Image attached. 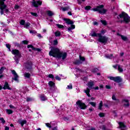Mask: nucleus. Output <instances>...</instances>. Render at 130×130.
I'll return each mask as SVG.
<instances>
[{"mask_svg": "<svg viewBox=\"0 0 130 130\" xmlns=\"http://www.w3.org/2000/svg\"><path fill=\"white\" fill-rule=\"evenodd\" d=\"M61 9L63 12H66V11H69V10H70V6H68L67 7H62Z\"/></svg>", "mask_w": 130, "mask_h": 130, "instance_id": "24", "label": "nucleus"}, {"mask_svg": "<svg viewBox=\"0 0 130 130\" xmlns=\"http://www.w3.org/2000/svg\"><path fill=\"white\" fill-rule=\"evenodd\" d=\"M47 14L49 17H52V16H54L55 14L54 12L51 11H48L47 12Z\"/></svg>", "mask_w": 130, "mask_h": 130, "instance_id": "20", "label": "nucleus"}, {"mask_svg": "<svg viewBox=\"0 0 130 130\" xmlns=\"http://www.w3.org/2000/svg\"><path fill=\"white\" fill-rule=\"evenodd\" d=\"M12 54H14V55H17L19 56L20 55V52L18 51V50L17 49H13L11 51Z\"/></svg>", "mask_w": 130, "mask_h": 130, "instance_id": "17", "label": "nucleus"}, {"mask_svg": "<svg viewBox=\"0 0 130 130\" xmlns=\"http://www.w3.org/2000/svg\"><path fill=\"white\" fill-rule=\"evenodd\" d=\"M121 38L124 41H125L127 40V38H126V37H125V36H122V35H121Z\"/></svg>", "mask_w": 130, "mask_h": 130, "instance_id": "36", "label": "nucleus"}, {"mask_svg": "<svg viewBox=\"0 0 130 130\" xmlns=\"http://www.w3.org/2000/svg\"><path fill=\"white\" fill-rule=\"evenodd\" d=\"M101 33H102V34H105V33H106V30H105V29H103V30L101 31Z\"/></svg>", "mask_w": 130, "mask_h": 130, "instance_id": "54", "label": "nucleus"}, {"mask_svg": "<svg viewBox=\"0 0 130 130\" xmlns=\"http://www.w3.org/2000/svg\"><path fill=\"white\" fill-rule=\"evenodd\" d=\"M9 107H10V108L13 109L15 108V107H14V106H13L12 105H10L9 106Z\"/></svg>", "mask_w": 130, "mask_h": 130, "instance_id": "57", "label": "nucleus"}, {"mask_svg": "<svg viewBox=\"0 0 130 130\" xmlns=\"http://www.w3.org/2000/svg\"><path fill=\"white\" fill-rule=\"evenodd\" d=\"M87 86L88 87L90 88V89H92V87H93V86H94V82L91 81L90 82H89L87 84Z\"/></svg>", "mask_w": 130, "mask_h": 130, "instance_id": "19", "label": "nucleus"}, {"mask_svg": "<svg viewBox=\"0 0 130 130\" xmlns=\"http://www.w3.org/2000/svg\"><path fill=\"white\" fill-rule=\"evenodd\" d=\"M104 8V5H101L97 6L96 8H94L92 9V11L94 12H98L100 14L102 15H105L106 13H107V10L103 9Z\"/></svg>", "mask_w": 130, "mask_h": 130, "instance_id": "2", "label": "nucleus"}, {"mask_svg": "<svg viewBox=\"0 0 130 130\" xmlns=\"http://www.w3.org/2000/svg\"><path fill=\"white\" fill-rule=\"evenodd\" d=\"M93 73H96V72H98V69L95 68L92 70Z\"/></svg>", "mask_w": 130, "mask_h": 130, "instance_id": "52", "label": "nucleus"}, {"mask_svg": "<svg viewBox=\"0 0 130 130\" xmlns=\"http://www.w3.org/2000/svg\"><path fill=\"white\" fill-rule=\"evenodd\" d=\"M14 59L15 60L16 63H19V59L16 58H14Z\"/></svg>", "mask_w": 130, "mask_h": 130, "instance_id": "60", "label": "nucleus"}, {"mask_svg": "<svg viewBox=\"0 0 130 130\" xmlns=\"http://www.w3.org/2000/svg\"><path fill=\"white\" fill-rule=\"evenodd\" d=\"M49 54L50 56H53V57L62 58V60H64L68 56L67 52L60 51L59 49L55 47H51V50L49 51Z\"/></svg>", "mask_w": 130, "mask_h": 130, "instance_id": "1", "label": "nucleus"}, {"mask_svg": "<svg viewBox=\"0 0 130 130\" xmlns=\"http://www.w3.org/2000/svg\"><path fill=\"white\" fill-rule=\"evenodd\" d=\"M24 66L25 69L27 70H29L30 69L32 68V62H26L24 64Z\"/></svg>", "mask_w": 130, "mask_h": 130, "instance_id": "12", "label": "nucleus"}, {"mask_svg": "<svg viewBox=\"0 0 130 130\" xmlns=\"http://www.w3.org/2000/svg\"><path fill=\"white\" fill-rule=\"evenodd\" d=\"M20 25H22V26H24L25 25V20H21L20 21Z\"/></svg>", "mask_w": 130, "mask_h": 130, "instance_id": "37", "label": "nucleus"}, {"mask_svg": "<svg viewBox=\"0 0 130 130\" xmlns=\"http://www.w3.org/2000/svg\"><path fill=\"white\" fill-rule=\"evenodd\" d=\"M88 130H96L95 128L91 127L90 129H88Z\"/></svg>", "mask_w": 130, "mask_h": 130, "instance_id": "62", "label": "nucleus"}, {"mask_svg": "<svg viewBox=\"0 0 130 130\" xmlns=\"http://www.w3.org/2000/svg\"><path fill=\"white\" fill-rule=\"evenodd\" d=\"M89 104H90L91 106H93V107H95V106H96V103L95 102H89Z\"/></svg>", "mask_w": 130, "mask_h": 130, "instance_id": "38", "label": "nucleus"}, {"mask_svg": "<svg viewBox=\"0 0 130 130\" xmlns=\"http://www.w3.org/2000/svg\"><path fill=\"white\" fill-rule=\"evenodd\" d=\"M21 42L23 44H28L29 42H28L27 41L24 40V41H22Z\"/></svg>", "mask_w": 130, "mask_h": 130, "instance_id": "43", "label": "nucleus"}, {"mask_svg": "<svg viewBox=\"0 0 130 130\" xmlns=\"http://www.w3.org/2000/svg\"><path fill=\"white\" fill-rule=\"evenodd\" d=\"M48 77L50 78L51 79H54V76L52 74H49L48 75Z\"/></svg>", "mask_w": 130, "mask_h": 130, "instance_id": "46", "label": "nucleus"}, {"mask_svg": "<svg viewBox=\"0 0 130 130\" xmlns=\"http://www.w3.org/2000/svg\"><path fill=\"white\" fill-rule=\"evenodd\" d=\"M48 84L49 85V86H50V87H54L55 86L54 83L52 81H50Z\"/></svg>", "mask_w": 130, "mask_h": 130, "instance_id": "33", "label": "nucleus"}, {"mask_svg": "<svg viewBox=\"0 0 130 130\" xmlns=\"http://www.w3.org/2000/svg\"><path fill=\"white\" fill-rule=\"evenodd\" d=\"M119 17H129L128 15L124 12H122L121 14L119 15Z\"/></svg>", "mask_w": 130, "mask_h": 130, "instance_id": "21", "label": "nucleus"}, {"mask_svg": "<svg viewBox=\"0 0 130 130\" xmlns=\"http://www.w3.org/2000/svg\"><path fill=\"white\" fill-rule=\"evenodd\" d=\"M3 89H4V90H12V89L11 88V87H10V86L9 85V83H8L7 82H5Z\"/></svg>", "mask_w": 130, "mask_h": 130, "instance_id": "15", "label": "nucleus"}, {"mask_svg": "<svg viewBox=\"0 0 130 130\" xmlns=\"http://www.w3.org/2000/svg\"><path fill=\"white\" fill-rule=\"evenodd\" d=\"M91 9V7L90 6H87L85 7V10H86V11H90Z\"/></svg>", "mask_w": 130, "mask_h": 130, "instance_id": "35", "label": "nucleus"}, {"mask_svg": "<svg viewBox=\"0 0 130 130\" xmlns=\"http://www.w3.org/2000/svg\"><path fill=\"white\" fill-rule=\"evenodd\" d=\"M9 129H10V127H8V126L5 127V130H9Z\"/></svg>", "mask_w": 130, "mask_h": 130, "instance_id": "63", "label": "nucleus"}, {"mask_svg": "<svg viewBox=\"0 0 130 130\" xmlns=\"http://www.w3.org/2000/svg\"><path fill=\"white\" fill-rule=\"evenodd\" d=\"M108 40V38L106 37V36H102L101 34H99V39L98 41L99 42H101V43H106Z\"/></svg>", "mask_w": 130, "mask_h": 130, "instance_id": "5", "label": "nucleus"}, {"mask_svg": "<svg viewBox=\"0 0 130 130\" xmlns=\"http://www.w3.org/2000/svg\"><path fill=\"white\" fill-rule=\"evenodd\" d=\"M2 2H1L0 3V13L1 15H3L4 14V10H5V9L6 8H7V5H6L5 4V1L6 0H2Z\"/></svg>", "mask_w": 130, "mask_h": 130, "instance_id": "8", "label": "nucleus"}, {"mask_svg": "<svg viewBox=\"0 0 130 130\" xmlns=\"http://www.w3.org/2000/svg\"><path fill=\"white\" fill-rule=\"evenodd\" d=\"M122 103L125 107H128L129 106V103L127 100H123Z\"/></svg>", "mask_w": 130, "mask_h": 130, "instance_id": "13", "label": "nucleus"}, {"mask_svg": "<svg viewBox=\"0 0 130 130\" xmlns=\"http://www.w3.org/2000/svg\"><path fill=\"white\" fill-rule=\"evenodd\" d=\"M90 36L92 37H99V34L96 33L94 30H92L90 34Z\"/></svg>", "mask_w": 130, "mask_h": 130, "instance_id": "14", "label": "nucleus"}, {"mask_svg": "<svg viewBox=\"0 0 130 130\" xmlns=\"http://www.w3.org/2000/svg\"><path fill=\"white\" fill-rule=\"evenodd\" d=\"M6 47L9 49V51H11V45L9 44H7Z\"/></svg>", "mask_w": 130, "mask_h": 130, "instance_id": "40", "label": "nucleus"}, {"mask_svg": "<svg viewBox=\"0 0 130 130\" xmlns=\"http://www.w3.org/2000/svg\"><path fill=\"white\" fill-rule=\"evenodd\" d=\"M118 70L119 71V73H122L123 72V69L122 67L120 66V65H118Z\"/></svg>", "mask_w": 130, "mask_h": 130, "instance_id": "27", "label": "nucleus"}, {"mask_svg": "<svg viewBox=\"0 0 130 130\" xmlns=\"http://www.w3.org/2000/svg\"><path fill=\"white\" fill-rule=\"evenodd\" d=\"M61 35V34L60 32L59 31L55 32V36L56 37H59V36H60Z\"/></svg>", "mask_w": 130, "mask_h": 130, "instance_id": "30", "label": "nucleus"}, {"mask_svg": "<svg viewBox=\"0 0 130 130\" xmlns=\"http://www.w3.org/2000/svg\"><path fill=\"white\" fill-rule=\"evenodd\" d=\"M52 130H57V126L52 128Z\"/></svg>", "mask_w": 130, "mask_h": 130, "instance_id": "58", "label": "nucleus"}, {"mask_svg": "<svg viewBox=\"0 0 130 130\" xmlns=\"http://www.w3.org/2000/svg\"><path fill=\"white\" fill-rule=\"evenodd\" d=\"M55 79H56V80H57L58 81H60V78L59 76H56Z\"/></svg>", "mask_w": 130, "mask_h": 130, "instance_id": "55", "label": "nucleus"}, {"mask_svg": "<svg viewBox=\"0 0 130 130\" xmlns=\"http://www.w3.org/2000/svg\"><path fill=\"white\" fill-rule=\"evenodd\" d=\"M5 70H6V68L5 67H2L0 69V75H2V74H3V73H4V71H5Z\"/></svg>", "mask_w": 130, "mask_h": 130, "instance_id": "34", "label": "nucleus"}, {"mask_svg": "<svg viewBox=\"0 0 130 130\" xmlns=\"http://www.w3.org/2000/svg\"><path fill=\"white\" fill-rule=\"evenodd\" d=\"M27 48H31V49H32V50H37V51H41V50L39 48L35 49V48H34V47L32 45H28L27 46Z\"/></svg>", "mask_w": 130, "mask_h": 130, "instance_id": "18", "label": "nucleus"}, {"mask_svg": "<svg viewBox=\"0 0 130 130\" xmlns=\"http://www.w3.org/2000/svg\"><path fill=\"white\" fill-rule=\"evenodd\" d=\"M38 36L40 38H42V36H41V34H38Z\"/></svg>", "mask_w": 130, "mask_h": 130, "instance_id": "64", "label": "nucleus"}, {"mask_svg": "<svg viewBox=\"0 0 130 130\" xmlns=\"http://www.w3.org/2000/svg\"><path fill=\"white\" fill-rule=\"evenodd\" d=\"M46 126H47L48 127H52V126L50 125V124H49V123H46Z\"/></svg>", "mask_w": 130, "mask_h": 130, "instance_id": "50", "label": "nucleus"}, {"mask_svg": "<svg viewBox=\"0 0 130 130\" xmlns=\"http://www.w3.org/2000/svg\"><path fill=\"white\" fill-rule=\"evenodd\" d=\"M7 114H13V110L10 109H6Z\"/></svg>", "mask_w": 130, "mask_h": 130, "instance_id": "31", "label": "nucleus"}, {"mask_svg": "<svg viewBox=\"0 0 130 130\" xmlns=\"http://www.w3.org/2000/svg\"><path fill=\"white\" fill-rule=\"evenodd\" d=\"M42 5V2L39 0H32V6L35 8H38L39 6Z\"/></svg>", "mask_w": 130, "mask_h": 130, "instance_id": "9", "label": "nucleus"}, {"mask_svg": "<svg viewBox=\"0 0 130 130\" xmlns=\"http://www.w3.org/2000/svg\"><path fill=\"white\" fill-rule=\"evenodd\" d=\"M0 120L2 121V123H6V120H5V119H4V118H1Z\"/></svg>", "mask_w": 130, "mask_h": 130, "instance_id": "45", "label": "nucleus"}, {"mask_svg": "<svg viewBox=\"0 0 130 130\" xmlns=\"http://www.w3.org/2000/svg\"><path fill=\"white\" fill-rule=\"evenodd\" d=\"M11 73L12 75H13L14 77L12 78V82H14V81H15V82H19V75H18L16 71L15 70H12Z\"/></svg>", "mask_w": 130, "mask_h": 130, "instance_id": "7", "label": "nucleus"}, {"mask_svg": "<svg viewBox=\"0 0 130 130\" xmlns=\"http://www.w3.org/2000/svg\"><path fill=\"white\" fill-rule=\"evenodd\" d=\"M63 20L64 21H65L67 24H68V25H71V26L68 28L69 32H70V31H72L73 29H75V28H76L75 25L73 24H74V22L73 21L70 19H68L67 18H64Z\"/></svg>", "mask_w": 130, "mask_h": 130, "instance_id": "3", "label": "nucleus"}, {"mask_svg": "<svg viewBox=\"0 0 130 130\" xmlns=\"http://www.w3.org/2000/svg\"><path fill=\"white\" fill-rule=\"evenodd\" d=\"M112 99L114 101H116V97H115V95L113 94L112 96Z\"/></svg>", "mask_w": 130, "mask_h": 130, "instance_id": "49", "label": "nucleus"}, {"mask_svg": "<svg viewBox=\"0 0 130 130\" xmlns=\"http://www.w3.org/2000/svg\"><path fill=\"white\" fill-rule=\"evenodd\" d=\"M18 123H19V124H21V126H23L24 124H26V123H27V121L26 120L19 119L18 121Z\"/></svg>", "mask_w": 130, "mask_h": 130, "instance_id": "16", "label": "nucleus"}, {"mask_svg": "<svg viewBox=\"0 0 130 130\" xmlns=\"http://www.w3.org/2000/svg\"><path fill=\"white\" fill-rule=\"evenodd\" d=\"M24 77L27 79H29L30 77H31V74H30V73H25L24 74Z\"/></svg>", "mask_w": 130, "mask_h": 130, "instance_id": "28", "label": "nucleus"}, {"mask_svg": "<svg viewBox=\"0 0 130 130\" xmlns=\"http://www.w3.org/2000/svg\"><path fill=\"white\" fill-rule=\"evenodd\" d=\"M30 25H31V24H30V23L29 22H26L24 25V27L26 28V29H28V28H29V27H30Z\"/></svg>", "mask_w": 130, "mask_h": 130, "instance_id": "29", "label": "nucleus"}, {"mask_svg": "<svg viewBox=\"0 0 130 130\" xmlns=\"http://www.w3.org/2000/svg\"><path fill=\"white\" fill-rule=\"evenodd\" d=\"M15 10H18V9H20V6L19 5H16L14 7Z\"/></svg>", "mask_w": 130, "mask_h": 130, "instance_id": "44", "label": "nucleus"}, {"mask_svg": "<svg viewBox=\"0 0 130 130\" xmlns=\"http://www.w3.org/2000/svg\"><path fill=\"white\" fill-rule=\"evenodd\" d=\"M26 101L27 102H29L30 101H32V99L30 98H27V99H26Z\"/></svg>", "mask_w": 130, "mask_h": 130, "instance_id": "53", "label": "nucleus"}, {"mask_svg": "<svg viewBox=\"0 0 130 130\" xmlns=\"http://www.w3.org/2000/svg\"><path fill=\"white\" fill-rule=\"evenodd\" d=\"M5 12L7 13L9 12V9H7L6 8L5 9H4L3 10V14H4V12H5Z\"/></svg>", "mask_w": 130, "mask_h": 130, "instance_id": "56", "label": "nucleus"}, {"mask_svg": "<svg viewBox=\"0 0 130 130\" xmlns=\"http://www.w3.org/2000/svg\"><path fill=\"white\" fill-rule=\"evenodd\" d=\"M30 14L32 16H34V17H37V16H38L36 13L31 12Z\"/></svg>", "mask_w": 130, "mask_h": 130, "instance_id": "42", "label": "nucleus"}, {"mask_svg": "<svg viewBox=\"0 0 130 130\" xmlns=\"http://www.w3.org/2000/svg\"><path fill=\"white\" fill-rule=\"evenodd\" d=\"M29 33L31 34H36V31L35 30H30Z\"/></svg>", "mask_w": 130, "mask_h": 130, "instance_id": "48", "label": "nucleus"}, {"mask_svg": "<svg viewBox=\"0 0 130 130\" xmlns=\"http://www.w3.org/2000/svg\"><path fill=\"white\" fill-rule=\"evenodd\" d=\"M103 106V102H102V101H101L99 104V109L100 110H102Z\"/></svg>", "mask_w": 130, "mask_h": 130, "instance_id": "26", "label": "nucleus"}, {"mask_svg": "<svg viewBox=\"0 0 130 130\" xmlns=\"http://www.w3.org/2000/svg\"><path fill=\"white\" fill-rule=\"evenodd\" d=\"M79 58L80 60H76L74 62L75 64H81V63H83V61H85V58L84 57L80 56Z\"/></svg>", "mask_w": 130, "mask_h": 130, "instance_id": "10", "label": "nucleus"}, {"mask_svg": "<svg viewBox=\"0 0 130 130\" xmlns=\"http://www.w3.org/2000/svg\"><path fill=\"white\" fill-rule=\"evenodd\" d=\"M40 98L42 101H46V100H47V98L43 95H41Z\"/></svg>", "mask_w": 130, "mask_h": 130, "instance_id": "25", "label": "nucleus"}, {"mask_svg": "<svg viewBox=\"0 0 130 130\" xmlns=\"http://www.w3.org/2000/svg\"><path fill=\"white\" fill-rule=\"evenodd\" d=\"M68 89H73V85H72V84H70L69 85H68Z\"/></svg>", "mask_w": 130, "mask_h": 130, "instance_id": "51", "label": "nucleus"}, {"mask_svg": "<svg viewBox=\"0 0 130 130\" xmlns=\"http://www.w3.org/2000/svg\"><path fill=\"white\" fill-rule=\"evenodd\" d=\"M106 88H107V89H111L110 86L108 85H106Z\"/></svg>", "mask_w": 130, "mask_h": 130, "instance_id": "61", "label": "nucleus"}, {"mask_svg": "<svg viewBox=\"0 0 130 130\" xmlns=\"http://www.w3.org/2000/svg\"><path fill=\"white\" fill-rule=\"evenodd\" d=\"M105 57H106V58H108L109 59H112V57H113V54H106Z\"/></svg>", "mask_w": 130, "mask_h": 130, "instance_id": "22", "label": "nucleus"}, {"mask_svg": "<svg viewBox=\"0 0 130 130\" xmlns=\"http://www.w3.org/2000/svg\"><path fill=\"white\" fill-rule=\"evenodd\" d=\"M85 93L88 95V97H91V95H90V89L87 88L86 90H84Z\"/></svg>", "mask_w": 130, "mask_h": 130, "instance_id": "23", "label": "nucleus"}, {"mask_svg": "<svg viewBox=\"0 0 130 130\" xmlns=\"http://www.w3.org/2000/svg\"><path fill=\"white\" fill-rule=\"evenodd\" d=\"M57 43H58V42H57V40H55L53 41L54 45H57Z\"/></svg>", "mask_w": 130, "mask_h": 130, "instance_id": "47", "label": "nucleus"}, {"mask_svg": "<svg viewBox=\"0 0 130 130\" xmlns=\"http://www.w3.org/2000/svg\"><path fill=\"white\" fill-rule=\"evenodd\" d=\"M117 67H118V65H117V64L114 65V66H113V67L114 69H117Z\"/></svg>", "mask_w": 130, "mask_h": 130, "instance_id": "59", "label": "nucleus"}, {"mask_svg": "<svg viewBox=\"0 0 130 130\" xmlns=\"http://www.w3.org/2000/svg\"><path fill=\"white\" fill-rule=\"evenodd\" d=\"M56 26H57V27H58V28H59V29H63V28H64L63 25L61 24H56Z\"/></svg>", "mask_w": 130, "mask_h": 130, "instance_id": "32", "label": "nucleus"}, {"mask_svg": "<svg viewBox=\"0 0 130 130\" xmlns=\"http://www.w3.org/2000/svg\"><path fill=\"white\" fill-rule=\"evenodd\" d=\"M77 108L78 109H86L87 106L85 103H82L81 101H78L76 102Z\"/></svg>", "mask_w": 130, "mask_h": 130, "instance_id": "4", "label": "nucleus"}, {"mask_svg": "<svg viewBox=\"0 0 130 130\" xmlns=\"http://www.w3.org/2000/svg\"><path fill=\"white\" fill-rule=\"evenodd\" d=\"M120 19H121V20H123L124 22H125V23H128V22H129L130 21V18L129 17H119ZM123 20H122L121 21V23H122Z\"/></svg>", "mask_w": 130, "mask_h": 130, "instance_id": "11", "label": "nucleus"}, {"mask_svg": "<svg viewBox=\"0 0 130 130\" xmlns=\"http://www.w3.org/2000/svg\"><path fill=\"white\" fill-rule=\"evenodd\" d=\"M108 79H109L111 81H114V82H115V83H120L121 81H122V79L119 76H117L116 77L110 76L108 77Z\"/></svg>", "mask_w": 130, "mask_h": 130, "instance_id": "6", "label": "nucleus"}, {"mask_svg": "<svg viewBox=\"0 0 130 130\" xmlns=\"http://www.w3.org/2000/svg\"><path fill=\"white\" fill-rule=\"evenodd\" d=\"M101 23H102L103 25H104L105 26H106L107 25V22H106V20H101Z\"/></svg>", "mask_w": 130, "mask_h": 130, "instance_id": "39", "label": "nucleus"}, {"mask_svg": "<svg viewBox=\"0 0 130 130\" xmlns=\"http://www.w3.org/2000/svg\"><path fill=\"white\" fill-rule=\"evenodd\" d=\"M99 115L100 117H104L105 114L103 113H100Z\"/></svg>", "mask_w": 130, "mask_h": 130, "instance_id": "41", "label": "nucleus"}]
</instances>
